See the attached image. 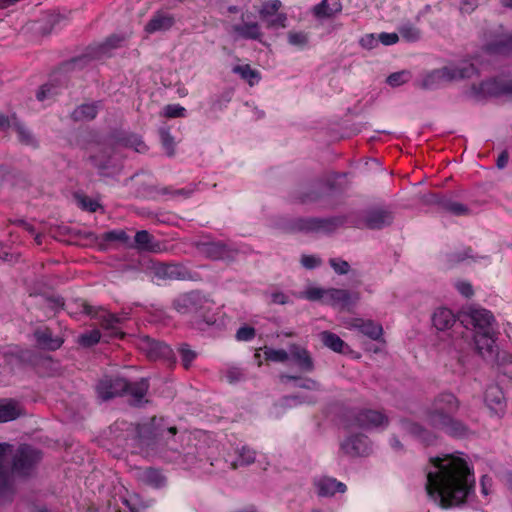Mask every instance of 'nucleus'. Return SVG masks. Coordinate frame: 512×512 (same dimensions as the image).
I'll use <instances>...</instances> for the list:
<instances>
[{"instance_id": "8fccbe9b", "label": "nucleus", "mask_w": 512, "mask_h": 512, "mask_svg": "<svg viewBox=\"0 0 512 512\" xmlns=\"http://www.w3.org/2000/svg\"><path fill=\"white\" fill-rule=\"evenodd\" d=\"M399 33L403 39L408 42H414L420 39L421 33L419 29L414 26L405 25L400 28Z\"/></svg>"}, {"instance_id": "4d7b16f0", "label": "nucleus", "mask_w": 512, "mask_h": 512, "mask_svg": "<svg viewBox=\"0 0 512 512\" xmlns=\"http://www.w3.org/2000/svg\"><path fill=\"white\" fill-rule=\"evenodd\" d=\"M300 262L306 269H314L322 263L321 259L315 255H302Z\"/></svg>"}, {"instance_id": "f3484780", "label": "nucleus", "mask_w": 512, "mask_h": 512, "mask_svg": "<svg viewBox=\"0 0 512 512\" xmlns=\"http://www.w3.org/2000/svg\"><path fill=\"white\" fill-rule=\"evenodd\" d=\"M357 425L361 428H385L388 425V418L379 411L364 410L356 417Z\"/></svg>"}, {"instance_id": "680f3d73", "label": "nucleus", "mask_w": 512, "mask_h": 512, "mask_svg": "<svg viewBox=\"0 0 512 512\" xmlns=\"http://www.w3.org/2000/svg\"><path fill=\"white\" fill-rule=\"evenodd\" d=\"M192 192H193V189H186V188L171 190V189L165 187L161 190V193L163 195L171 194L173 197L180 196V197H184V198L189 197L192 194Z\"/></svg>"}, {"instance_id": "3c124183", "label": "nucleus", "mask_w": 512, "mask_h": 512, "mask_svg": "<svg viewBox=\"0 0 512 512\" xmlns=\"http://www.w3.org/2000/svg\"><path fill=\"white\" fill-rule=\"evenodd\" d=\"M57 94H58V91L53 84H45L39 89L36 97H37L38 101L44 102L46 100H50V99L54 98V96Z\"/></svg>"}, {"instance_id": "423d86ee", "label": "nucleus", "mask_w": 512, "mask_h": 512, "mask_svg": "<svg viewBox=\"0 0 512 512\" xmlns=\"http://www.w3.org/2000/svg\"><path fill=\"white\" fill-rule=\"evenodd\" d=\"M84 312L99 321L102 328L106 331L108 337H122L121 324L125 319L124 316L111 314L102 309H96L90 305H83Z\"/></svg>"}, {"instance_id": "dca6fc26", "label": "nucleus", "mask_w": 512, "mask_h": 512, "mask_svg": "<svg viewBox=\"0 0 512 512\" xmlns=\"http://www.w3.org/2000/svg\"><path fill=\"white\" fill-rule=\"evenodd\" d=\"M510 91H512V87L497 79L483 81L478 86L473 85L471 88L475 97L496 96Z\"/></svg>"}, {"instance_id": "a211bd4d", "label": "nucleus", "mask_w": 512, "mask_h": 512, "mask_svg": "<svg viewBox=\"0 0 512 512\" xmlns=\"http://www.w3.org/2000/svg\"><path fill=\"white\" fill-rule=\"evenodd\" d=\"M316 493L320 497H331L336 492L344 493L346 485L332 477H320L314 480Z\"/></svg>"}, {"instance_id": "393cba45", "label": "nucleus", "mask_w": 512, "mask_h": 512, "mask_svg": "<svg viewBox=\"0 0 512 512\" xmlns=\"http://www.w3.org/2000/svg\"><path fill=\"white\" fill-rule=\"evenodd\" d=\"M392 221L393 216L389 211L377 209L366 214L363 225L369 229H382L390 225Z\"/></svg>"}, {"instance_id": "e433bc0d", "label": "nucleus", "mask_w": 512, "mask_h": 512, "mask_svg": "<svg viewBox=\"0 0 512 512\" xmlns=\"http://www.w3.org/2000/svg\"><path fill=\"white\" fill-rule=\"evenodd\" d=\"M98 103H88L78 106L72 113V117L76 121H89L96 117L98 113Z\"/></svg>"}, {"instance_id": "6e6d98bb", "label": "nucleus", "mask_w": 512, "mask_h": 512, "mask_svg": "<svg viewBox=\"0 0 512 512\" xmlns=\"http://www.w3.org/2000/svg\"><path fill=\"white\" fill-rule=\"evenodd\" d=\"M329 263L333 270L339 275H345L350 271V265L345 260L332 258L329 260Z\"/></svg>"}, {"instance_id": "e2e57ef3", "label": "nucleus", "mask_w": 512, "mask_h": 512, "mask_svg": "<svg viewBox=\"0 0 512 512\" xmlns=\"http://www.w3.org/2000/svg\"><path fill=\"white\" fill-rule=\"evenodd\" d=\"M379 41L384 45H393L398 42L399 35L397 33H380L379 35Z\"/></svg>"}, {"instance_id": "6ab92c4d", "label": "nucleus", "mask_w": 512, "mask_h": 512, "mask_svg": "<svg viewBox=\"0 0 512 512\" xmlns=\"http://www.w3.org/2000/svg\"><path fill=\"white\" fill-rule=\"evenodd\" d=\"M201 252L214 260L231 259L234 257V249L223 242H208L201 245Z\"/></svg>"}, {"instance_id": "bf43d9fd", "label": "nucleus", "mask_w": 512, "mask_h": 512, "mask_svg": "<svg viewBox=\"0 0 512 512\" xmlns=\"http://www.w3.org/2000/svg\"><path fill=\"white\" fill-rule=\"evenodd\" d=\"M379 42V36H375L374 34H367L360 39V45L368 50L377 47Z\"/></svg>"}, {"instance_id": "473e14b6", "label": "nucleus", "mask_w": 512, "mask_h": 512, "mask_svg": "<svg viewBox=\"0 0 512 512\" xmlns=\"http://www.w3.org/2000/svg\"><path fill=\"white\" fill-rule=\"evenodd\" d=\"M342 218H331V219H310L307 221V229L316 230V231H324L331 232L337 227L343 224Z\"/></svg>"}, {"instance_id": "aec40b11", "label": "nucleus", "mask_w": 512, "mask_h": 512, "mask_svg": "<svg viewBox=\"0 0 512 512\" xmlns=\"http://www.w3.org/2000/svg\"><path fill=\"white\" fill-rule=\"evenodd\" d=\"M280 2L267 3L259 10L261 19L267 23L269 27H285L286 16L278 13Z\"/></svg>"}, {"instance_id": "864d4df0", "label": "nucleus", "mask_w": 512, "mask_h": 512, "mask_svg": "<svg viewBox=\"0 0 512 512\" xmlns=\"http://www.w3.org/2000/svg\"><path fill=\"white\" fill-rule=\"evenodd\" d=\"M442 205L445 210L454 215H465L468 212V208L459 202L445 201Z\"/></svg>"}, {"instance_id": "5701e85b", "label": "nucleus", "mask_w": 512, "mask_h": 512, "mask_svg": "<svg viewBox=\"0 0 512 512\" xmlns=\"http://www.w3.org/2000/svg\"><path fill=\"white\" fill-rule=\"evenodd\" d=\"M347 328L357 329L372 340H379L383 334L382 326L371 320L352 319L347 324Z\"/></svg>"}, {"instance_id": "4c0bfd02", "label": "nucleus", "mask_w": 512, "mask_h": 512, "mask_svg": "<svg viewBox=\"0 0 512 512\" xmlns=\"http://www.w3.org/2000/svg\"><path fill=\"white\" fill-rule=\"evenodd\" d=\"M148 387V382L145 379H141L134 383H128V387L124 392L132 396L134 404H138L146 395Z\"/></svg>"}, {"instance_id": "cd10ccee", "label": "nucleus", "mask_w": 512, "mask_h": 512, "mask_svg": "<svg viewBox=\"0 0 512 512\" xmlns=\"http://www.w3.org/2000/svg\"><path fill=\"white\" fill-rule=\"evenodd\" d=\"M135 247L145 252L158 253L162 251L161 244L146 230H141L136 233Z\"/></svg>"}, {"instance_id": "bb28decb", "label": "nucleus", "mask_w": 512, "mask_h": 512, "mask_svg": "<svg viewBox=\"0 0 512 512\" xmlns=\"http://www.w3.org/2000/svg\"><path fill=\"white\" fill-rule=\"evenodd\" d=\"M456 322L454 313L445 307L437 308L432 315L433 326L438 331L450 329Z\"/></svg>"}, {"instance_id": "09e8293b", "label": "nucleus", "mask_w": 512, "mask_h": 512, "mask_svg": "<svg viewBox=\"0 0 512 512\" xmlns=\"http://www.w3.org/2000/svg\"><path fill=\"white\" fill-rule=\"evenodd\" d=\"M160 139L166 153L169 156H172L175 151V140L173 136L170 134L168 130L162 129L160 130Z\"/></svg>"}, {"instance_id": "58836bf2", "label": "nucleus", "mask_w": 512, "mask_h": 512, "mask_svg": "<svg viewBox=\"0 0 512 512\" xmlns=\"http://www.w3.org/2000/svg\"><path fill=\"white\" fill-rule=\"evenodd\" d=\"M287 41L290 45L296 47L299 50H303L308 47L310 42V34L305 31H289L287 33Z\"/></svg>"}, {"instance_id": "a878e982", "label": "nucleus", "mask_w": 512, "mask_h": 512, "mask_svg": "<svg viewBox=\"0 0 512 512\" xmlns=\"http://www.w3.org/2000/svg\"><path fill=\"white\" fill-rule=\"evenodd\" d=\"M289 359L293 360L295 364L303 371L310 372L313 370V361L309 352L296 344L289 346Z\"/></svg>"}, {"instance_id": "c03bdc74", "label": "nucleus", "mask_w": 512, "mask_h": 512, "mask_svg": "<svg viewBox=\"0 0 512 512\" xmlns=\"http://www.w3.org/2000/svg\"><path fill=\"white\" fill-rule=\"evenodd\" d=\"M264 355L267 360L273 362H286L289 360V350L265 347Z\"/></svg>"}, {"instance_id": "ddd939ff", "label": "nucleus", "mask_w": 512, "mask_h": 512, "mask_svg": "<svg viewBox=\"0 0 512 512\" xmlns=\"http://www.w3.org/2000/svg\"><path fill=\"white\" fill-rule=\"evenodd\" d=\"M154 276L161 280H183L189 276L187 269L180 264L155 263L152 266Z\"/></svg>"}, {"instance_id": "774afa93", "label": "nucleus", "mask_w": 512, "mask_h": 512, "mask_svg": "<svg viewBox=\"0 0 512 512\" xmlns=\"http://www.w3.org/2000/svg\"><path fill=\"white\" fill-rule=\"evenodd\" d=\"M298 386L307 390H320V385L312 379H305Z\"/></svg>"}, {"instance_id": "4be33fe9", "label": "nucleus", "mask_w": 512, "mask_h": 512, "mask_svg": "<svg viewBox=\"0 0 512 512\" xmlns=\"http://www.w3.org/2000/svg\"><path fill=\"white\" fill-rule=\"evenodd\" d=\"M400 429L404 433L418 439L419 441L430 444L434 440V435L423 426L408 419L399 422Z\"/></svg>"}, {"instance_id": "6e6552de", "label": "nucleus", "mask_w": 512, "mask_h": 512, "mask_svg": "<svg viewBox=\"0 0 512 512\" xmlns=\"http://www.w3.org/2000/svg\"><path fill=\"white\" fill-rule=\"evenodd\" d=\"M231 35L234 41L254 40L262 42L263 33L259 24L252 20V14H242L241 23L234 24L231 27Z\"/></svg>"}, {"instance_id": "9d476101", "label": "nucleus", "mask_w": 512, "mask_h": 512, "mask_svg": "<svg viewBox=\"0 0 512 512\" xmlns=\"http://www.w3.org/2000/svg\"><path fill=\"white\" fill-rule=\"evenodd\" d=\"M128 387V382L123 378L105 377L98 383L96 390L97 394L103 400L116 397L124 393Z\"/></svg>"}, {"instance_id": "b1692460", "label": "nucleus", "mask_w": 512, "mask_h": 512, "mask_svg": "<svg viewBox=\"0 0 512 512\" xmlns=\"http://www.w3.org/2000/svg\"><path fill=\"white\" fill-rule=\"evenodd\" d=\"M175 23L174 17L164 11H158L145 25V31L149 34L169 30Z\"/></svg>"}, {"instance_id": "5fc2aeb1", "label": "nucleus", "mask_w": 512, "mask_h": 512, "mask_svg": "<svg viewBox=\"0 0 512 512\" xmlns=\"http://www.w3.org/2000/svg\"><path fill=\"white\" fill-rule=\"evenodd\" d=\"M183 366L187 369L196 358V353L188 345H182L179 349Z\"/></svg>"}, {"instance_id": "412c9836", "label": "nucleus", "mask_w": 512, "mask_h": 512, "mask_svg": "<svg viewBox=\"0 0 512 512\" xmlns=\"http://www.w3.org/2000/svg\"><path fill=\"white\" fill-rule=\"evenodd\" d=\"M129 34H114L108 37L103 43L98 45L93 52V56L96 58L109 57L114 49L120 48L129 38Z\"/></svg>"}, {"instance_id": "2eb2a0df", "label": "nucleus", "mask_w": 512, "mask_h": 512, "mask_svg": "<svg viewBox=\"0 0 512 512\" xmlns=\"http://www.w3.org/2000/svg\"><path fill=\"white\" fill-rule=\"evenodd\" d=\"M358 299L357 293L351 294L346 289L329 288L326 292L324 304L343 309L355 303Z\"/></svg>"}, {"instance_id": "0eeeda50", "label": "nucleus", "mask_w": 512, "mask_h": 512, "mask_svg": "<svg viewBox=\"0 0 512 512\" xmlns=\"http://www.w3.org/2000/svg\"><path fill=\"white\" fill-rule=\"evenodd\" d=\"M175 309L182 314H200L204 315L210 310L212 303L199 292H190L180 295L174 301Z\"/></svg>"}, {"instance_id": "13d9d810", "label": "nucleus", "mask_w": 512, "mask_h": 512, "mask_svg": "<svg viewBox=\"0 0 512 512\" xmlns=\"http://www.w3.org/2000/svg\"><path fill=\"white\" fill-rule=\"evenodd\" d=\"M255 336V329L250 326H243L238 329L236 338L239 341H250Z\"/></svg>"}, {"instance_id": "0e129e2a", "label": "nucleus", "mask_w": 512, "mask_h": 512, "mask_svg": "<svg viewBox=\"0 0 512 512\" xmlns=\"http://www.w3.org/2000/svg\"><path fill=\"white\" fill-rule=\"evenodd\" d=\"M457 291L465 297H470L473 294L472 285L466 281H459L456 283Z\"/></svg>"}, {"instance_id": "f03ea898", "label": "nucleus", "mask_w": 512, "mask_h": 512, "mask_svg": "<svg viewBox=\"0 0 512 512\" xmlns=\"http://www.w3.org/2000/svg\"><path fill=\"white\" fill-rule=\"evenodd\" d=\"M138 432L141 445L147 448L148 453L176 462L184 468L196 466V446L190 434L183 433L175 438L176 428L166 427L155 418L150 424L140 426Z\"/></svg>"}, {"instance_id": "052dcab7", "label": "nucleus", "mask_w": 512, "mask_h": 512, "mask_svg": "<svg viewBox=\"0 0 512 512\" xmlns=\"http://www.w3.org/2000/svg\"><path fill=\"white\" fill-rule=\"evenodd\" d=\"M226 378L230 383H234L244 378V373L240 368L231 367L226 372Z\"/></svg>"}, {"instance_id": "f8f14e48", "label": "nucleus", "mask_w": 512, "mask_h": 512, "mask_svg": "<svg viewBox=\"0 0 512 512\" xmlns=\"http://www.w3.org/2000/svg\"><path fill=\"white\" fill-rule=\"evenodd\" d=\"M468 315L476 329L475 332L496 331V320L489 310L480 307L470 308Z\"/></svg>"}, {"instance_id": "c85d7f7f", "label": "nucleus", "mask_w": 512, "mask_h": 512, "mask_svg": "<svg viewBox=\"0 0 512 512\" xmlns=\"http://www.w3.org/2000/svg\"><path fill=\"white\" fill-rule=\"evenodd\" d=\"M137 477L141 483L153 488H161L166 483L164 475L153 468L140 469L137 472Z\"/></svg>"}, {"instance_id": "338daca9", "label": "nucleus", "mask_w": 512, "mask_h": 512, "mask_svg": "<svg viewBox=\"0 0 512 512\" xmlns=\"http://www.w3.org/2000/svg\"><path fill=\"white\" fill-rule=\"evenodd\" d=\"M18 225L23 228V230L27 231L28 233H30L31 235H35V240L38 244H41V235L38 234V233H35V230H34V227L27 223L26 221L24 220H20L18 221Z\"/></svg>"}, {"instance_id": "a19ab883", "label": "nucleus", "mask_w": 512, "mask_h": 512, "mask_svg": "<svg viewBox=\"0 0 512 512\" xmlns=\"http://www.w3.org/2000/svg\"><path fill=\"white\" fill-rule=\"evenodd\" d=\"M235 74H238L242 79L246 80L251 86L257 83L260 79L259 73L256 70L246 65H237L232 70Z\"/></svg>"}, {"instance_id": "ea45409f", "label": "nucleus", "mask_w": 512, "mask_h": 512, "mask_svg": "<svg viewBox=\"0 0 512 512\" xmlns=\"http://www.w3.org/2000/svg\"><path fill=\"white\" fill-rule=\"evenodd\" d=\"M320 339L326 347L335 352H342L345 346L344 341L338 335L329 331L321 332Z\"/></svg>"}, {"instance_id": "c756f323", "label": "nucleus", "mask_w": 512, "mask_h": 512, "mask_svg": "<svg viewBox=\"0 0 512 512\" xmlns=\"http://www.w3.org/2000/svg\"><path fill=\"white\" fill-rule=\"evenodd\" d=\"M37 343L45 349L49 350H56L58 349L62 343L63 340L59 337H53L50 329L44 328V329H38L34 333Z\"/></svg>"}, {"instance_id": "39448f33", "label": "nucleus", "mask_w": 512, "mask_h": 512, "mask_svg": "<svg viewBox=\"0 0 512 512\" xmlns=\"http://www.w3.org/2000/svg\"><path fill=\"white\" fill-rule=\"evenodd\" d=\"M474 73L473 64L467 61L452 63L425 75L421 86L425 89H434L448 81L471 77Z\"/></svg>"}, {"instance_id": "f257e3e1", "label": "nucleus", "mask_w": 512, "mask_h": 512, "mask_svg": "<svg viewBox=\"0 0 512 512\" xmlns=\"http://www.w3.org/2000/svg\"><path fill=\"white\" fill-rule=\"evenodd\" d=\"M425 473L427 495L442 508L459 506L474 492V473L458 455L431 457Z\"/></svg>"}, {"instance_id": "7ed1b4c3", "label": "nucleus", "mask_w": 512, "mask_h": 512, "mask_svg": "<svg viewBox=\"0 0 512 512\" xmlns=\"http://www.w3.org/2000/svg\"><path fill=\"white\" fill-rule=\"evenodd\" d=\"M40 459V453L30 446L22 445L13 453L12 445L0 443V506L13 499V475H27Z\"/></svg>"}, {"instance_id": "603ef678", "label": "nucleus", "mask_w": 512, "mask_h": 512, "mask_svg": "<svg viewBox=\"0 0 512 512\" xmlns=\"http://www.w3.org/2000/svg\"><path fill=\"white\" fill-rule=\"evenodd\" d=\"M163 115L167 118L185 117L186 109L179 104H169L163 108Z\"/></svg>"}, {"instance_id": "1a4fd4ad", "label": "nucleus", "mask_w": 512, "mask_h": 512, "mask_svg": "<svg viewBox=\"0 0 512 512\" xmlns=\"http://www.w3.org/2000/svg\"><path fill=\"white\" fill-rule=\"evenodd\" d=\"M497 332H475L474 342L481 357L494 363L498 359V346L496 345Z\"/></svg>"}, {"instance_id": "79ce46f5", "label": "nucleus", "mask_w": 512, "mask_h": 512, "mask_svg": "<svg viewBox=\"0 0 512 512\" xmlns=\"http://www.w3.org/2000/svg\"><path fill=\"white\" fill-rule=\"evenodd\" d=\"M316 401H317V399L315 397L300 394V395H295V396L284 397L280 401V406L284 407V408H293V407H297L298 405L303 404V403L311 404V403H315Z\"/></svg>"}, {"instance_id": "de8ad7c7", "label": "nucleus", "mask_w": 512, "mask_h": 512, "mask_svg": "<svg viewBox=\"0 0 512 512\" xmlns=\"http://www.w3.org/2000/svg\"><path fill=\"white\" fill-rule=\"evenodd\" d=\"M327 289L320 287H309L302 292L301 297L310 301L321 300L325 303Z\"/></svg>"}, {"instance_id": "9b49d317", "label": "nucleus", "mask_w": 512, "mask_h": 512, "mask_svg": "<svg viewBox=\"0 0 512 512\" xmlns=\"http://www.w3.org/2000/svg\"><path fill=\"white\" fill-rule=\"evenodd\" d=\"M342 452L350 457L365 456L371 452V446L366 436L362 434L347 437L340 445Z\"/></svg>"}, {"instance_id": "20e7f679", "label": "nucleus", "mask_w": 512, "mask_h": 512, "mask_svg": "<svg viewBox=\"0 0 512 512\" xmlns=\"http://www.w3.org/2000/svg\"><path fill=\"white\" fill-rule=\"evenodd\" d=\"M460 408L459 399L451 392H441L434 397L425 411V421L431 427L453 436H462L465 426L454 418Z\"/></svg>"}, {"instance_id": "7c9ffc66", "label": "nucleus", "mask_w": 512, "mask_h": 512, "mask_svg": "<svg viewBox=\"0 0 512 512\" xmlns=\"http://www.w3.org/2000/svg\"><path fill=\"white\" fill-rule=\"evenodd\" d=\"M342 6L340 2H319L313 7V14L317 19H327L340 13Z\"/></svg>"}, {"instance_id": "49530a36", "label": "nucleus", "mask_w": 512, "mask_h": 512, "mask_svg": "<svg viewBox=\"0 0 512 512\" xmlns=\"http://www.w3.org/2000/svg\"><path fill=\"white\" fill-rule=\"evenodd\" d=\"M100 338V331L97 329H93L91 331L81 334L78 338V342L84 347H90L97 344L100 341Z\"/></svg>"}, {"instance_id": "a18cd8bd", "label": "nucleus", "mask_w": 512, "mask_h": 512, "mask_svg": "<svg viewBox=\"0 0 512 512\" xmlns=\"http://www.w3.org/2000/svg\"><path fill=\"white\" fill-rule=\"evenodd\" d=\"M411 79V74L409 71L403 70L399 72H395L390 74L387 77V83L391 87H399L405 83H407Z\"/></svg>"}, {"instance_id": "69168bd1", "label": "nucleus", "mask_w": 512, "mask_h": 512, "mask_svg": "<svg viewBox=\"0 0 512 512\" xmlns=\"http://www.w3.org/2000/svg\"><path fill=\"white\" fill-rule=\"evenodd\" d=\"M107 239L125 243L129 240V236L123 230H114L107 233Z\"/></svg>"}, {"instance_id": "f704fd0d", "label": "nucleus", "mask_w": 512, "mask_h": 512, "mask_svg": "<svg viewBox=\"0 0 512 512\" xmlns=\"http://www.w3.org/2000/svg\"><path fill=\"white\" fill-rule=\"evenodd\" d=\"M237 455L236 459L230 461L232 468H238L239 466H246L252 464L256 459V452L248 446H242L235 450Z\"/></svg>"}, {"instance_id": "2f4dec72", "label": "nucleus", "mask_w": 512, "mask_h": 512, "mask_svg": "<svg viewBox=\"0 0 512 512\" xmlns=\"http://www.w3.org/2000/svg\"><path fill=\"white\" fill-rule=\"evenodd\" d=\"M146 345V351L150 358H168L171 355V348L165 343L156 341L154 339L147 338L144 343Z\"/></svg>"}, {"instance_id": "4468645a", "label": "nucleus", "mask_w": 512, "mask_h": 512, "mask_svg": "<svg viewBox=\"0 0 512 512\" xmlns=\"http://www.w3.org/2000/svg\"><path fill=\"white\" fill-rule=\"evenodd\" d=\"M484 401L488 409L496 416H502L506 410V399L498 385H489L484 394Z\"/></svg>"}, {"instance_id": "72a5a7b5", "label": "nucleus", "mask_w": 512, "mask_h": 512, "mask_svg": "<svg viewBox=\"0 0 512 512\" xmlns=\"http://www.w3.org/2000/svg\"><path fill=\"white\" fill-rule=\"evenodd\" d=\"M21 414L20 406L13 400H0V422L16 419Z\"/></svg>"}, {"instance_id": "c9c22d12", "label": "nucleus", "mask_w": 512, "mask_h": 512, "mask_svg": "<svg viewBox=\"0 0 512 512\" xmlns=\"http://www.w3.org/2000/svg\"><path fill=\"white\" fill-rule=\"evenodd\" d=\"M491 54H509L512 53V36L501 35L499 39L491 42L486 47Z\"/></svg>"}, {"instance_id": "37998d69", "label": "nucleus", "mask_w": 512, "mask_h": 512, "mask_svg": "<svg viewBox=\"0 0 512 512\" xmlns=\"http://www.w3.org/2000/svg\"><path fill=\"white\" fill-rule=\"evenodd\" d=\"M12 130L15 131V133L18 136V139L26 144V145H34L35 141L33 138V135L30 133V131L21 123L14 121L12 125Z\"/></svg>"}]
</instances>
